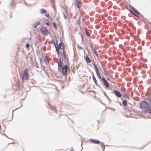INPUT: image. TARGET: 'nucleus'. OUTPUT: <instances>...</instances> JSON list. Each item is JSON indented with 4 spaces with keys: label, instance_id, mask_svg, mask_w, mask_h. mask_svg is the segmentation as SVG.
I'll list each match as a JSON object with an SVG mask.
<instances>
[{
    "label": "nucleus",
    "instance_id": "nucleus-1",
    "mask_svg": "<svg viewBox=\"0 0 151 151\" xmlns=\"http://www.w3.org/2000/svg\"><path fill=\"white\" fill-rule=\"evenodd\" d=\"M140 107L141 109L144 111L150 110L149 103L145 101H142L140 104Z\"/></svg>",
    "mask_w": 151,
    "mask_h": 151
},
{
    "label": "nucleus",
    "instance_id": "nucleus-2",
    "mask_svg": "<svg viewBox=\"0 0 151 151\" xmlns=\"http://www.w3.org/2000/svg\"><path fill=\"white\" fill-rule=\"evenodd\" d=\"M40 30L43 35L47 36V29L45 27H42L40 28Z\"/></svg>",
    "mask_w": 151,
    "mask_h": 151
},
{
    "label": "nucleus",
    "instance_id": "nucleus-3",
    "mask_svg": "<svg viewBox=\"0 0 151 151\" xmlns=\"http://www.w3.org/2000/svg\"><path fill=\"white\" fill-rule=\"evenodd\" d=\"M102 81L103 82V84L105 86L106 88L109 87V85L106 80L104 77L102 78Z\"/></svg>",
    "mask_w": 151,
    "mask_h": 151
},
{
    "label": "nucleus",
    "instance_id": "nucleus-4",
    "mask_svg": "<svg viewBox=\"0 0 151 151\" xmlns=\"http://www.w3.org/2000/svg\"><path fill=\"white\" fill-rule=\"evenodd\" d=\"M23 76L25 77L26 80H28L29 76L28 73V70L27 68H26L25 69L23 74Z\"/></svg>",
    "mask_w": 151,
    "mask_h": 151
},
{
    "label": "nucleus",
    "instance_id": "nucleus-5",
    "mask_svg": "<svg viewBox=\"0 0 151 151\" xmlns=\"http://www.w3.org/2000/svg\"><path fill=\"white\" fill-rule=\"evenodd\" d=\"M62 74L63 75H65L67 70V66L66 65H65L62 68Z\"/></svg>",
    "mask_w": 151,
    "mask_h": 151
},
{
    "label": "nucleus",
    "instance_id": "nucleus-6",
    "mask_svg": "<svg viewBox=\"0 0 151 151\" xmlns=\"http://www.w3.org/2000/svg\"><path fill=\"white\" fill-rule=\"evenodd\" d=\"M147 100L148 101V102L149 107L150 109V110L149 111V113L151 114V94L147 98Z\"/></svg>",
    "mask_w": 151,
    "mask_h": 151
},
{
    "label": "nucleus",
    "instance_id": "nucleus-7",
    "mask_svg": "<svg viewBox=\"0 0 151 151\" xmlns=\"http://www.w3.org/2000/svg\"><path fill=\"white\" fill-rule=\"evenodd\" d=\"M92 79H93V81H94V82H95V84H96V85L97 86H98L100 88H101V87L100 86V85H99L98 84V83H97V81L96 80V78L95 77L93 74V76H92Z\"/></svg>",
    "mask_w": 151,
    "mask_h": 151
},
{
    "label": "nucleus",
    "instance_id": "nucleus-8",
    "mask_svg": "<svg viewBox=\"0 0 151 151\" xmlns=\"http://www.w3.org/2000/svg\"><path fill=\"white\" fill-rule=\"evenodd\" d=\"M58 47L59 48L62 50H64V49L65 46L63 43L62 42H60L59 43Z\"/></svg>",
    "mask_w": 151,
    "mask_h": 151
},
{
    "label": "nucleus",
    "instance_id": "nucleus-9",
    "mask_svg": "<svg viewBox=\"0 0 151 151\" xmlns=\"http://www.w3.org/2000/svg\"><path fill=\"white\" fill-rule=\"evenodd\" d=\"M81 0H76V5L77 7L78 8H80L81 6V4L80 2Z\"/></svg>",
    "mask_w": 151,
    "mask_h": 151
},
{
    "label": "nucleus",
    "instance_id": "nucleus-10",
    "mask_svg": "<svg viewBox=\"0 0 151 151\" xmlns=\"http://www.w3.org/2000/svg\"><path fill=\"white\" fill-rule=\"evenodd\" d=\"M113 92L116 95V96L117 97L120 98L121 97V94L117 90H114L113 91Z\"/></svg>",
    "mask_w": 151,
    "mask_h": 151
},
{
    "label": "nucleus",
    "instance_id": "nucleus-11",
    "mask_svg": "<svg viewBox=\"0 0 151 151\" xmlns=\"http://www.w3.org/2000/svg\"><path fill=\"white\" fill-rule=\"evenodd\" d=\"M89 140L91 142L95 144H99L100 142L99 141L93 139H90Z\"/></svg>",
    "mask_w": 151,
    "mask_h": 151
},
{
    "label": "nucleus",
    "instance_id": "nucleus-12",
    "mask_svg": "<svg viewBox=\"0 0 151 151\" xmlns=\"http://www.w3.org/2000/svg\"><path fill=\"white\" fill-rule=\"evenodd\" d=\"M58 68H62V62L60 56H59V62L58 63Z\"/></svg>",
    "mask_w": 151,
    "mask_h": 151
},
{
    "label": "nucleus",
    "instance_id": "nucleus-13",
    "mask_svg": "<svg viewBox=\"0 0 151 151\" xmlns=\"http://www.w3.org/2000/svg\"><path fill=\"white\" fill-rule=\"evenodd\" d=\"M86 62L88 63H90L91 62V60L90 58L88 57V55H86Z\"/></svg>",
    "mask_w": 151,
    "mask_h": 151
},
{
    "label": "nucleus",
    "instance_id": "nucleus-14",
    "mask_svg": "<svg viewBox=\"0 0 151 151\" xmlns=\"http://www.w3.org/2000/svg\"><path fill=\"white\" fill-rule=\"evenodd\" d=\"M40 24V22H37L35 23L34 25H33L32 27H33L34 28H36L37 26L39 24Z\"/></svg>",
    "mask_w": 151,
    "mask_h": 151
},
{
    "label": "nucleus",
    "instance_id": "nucleus-15",
    "mask_svg": "<svg viewBox=\"0 0 151 151\" xmlns=\"http://www.w3.org/2000/svg\"><path fill=\"white\" fill-rule=\"evenodd\" d=\"M40 13H41V14H43V13H46V11L44 9H40Z\"/></svg>",
    "mask_w": 151,
    "mask_h": 151
},
{
    "label": "nucleus",
    "instance_id": "nucleus-16",
    "mask_svg": "<svg viewBox=\"0 0 151 151\" xmlns=\"http://www.w3.org/2000/svg\"><path fill=\"white\" fill-rule=\"evenodd\" d=\"M85 31L86 35L88 36H90V35L88 31V29L86 27L85 28Z\"/></svg>",
    "mask_w": 151,
    "mask_h": 151
},
{
    "label": "nucleus",
    "instance_id": "nucleus-17",
    "mask_svg": "<svg viewBox=\"0 0 151 151\" xmlns=\"http://www.w3.org/2000/svg\"><path fill=\"white\" fill-rule=\"evenodd\" d=\"M122 104L124 106H127V100H124L123 101Z\"/></svg>",
    "mask_w": 151,
    "mask_h": 151
},
{
    "label": "nucleus",
    "instance_id": "nucleus-18",
    "mask_svg": "<svg viewBox=\"0 0 151 151\" xmlns=\"http://www.w3.org/2000/svg\"><path fill=\"white\" fill-rule=\"evenodd\" d=\"M96 75H97L98 78L99 79H101V77L100 75L99 71H98L96 72Z\"/></svg>",
    "mask_w": 151,
    "mask_h": 151
},
{
    "label": "nucleus",
    "instance_id": "nucleus-19",
    "mask_svg": "<svg viewBox=\"0 0 151 151\" xmlns=\"http://www.w3.org/2000/svg\"><path fill=\"white\" fill-rule=\"evenodd\" d=\"M93 65L94 66V67L95 68V71H96V72L99 71L98 68L97 67L95 63H93Z\"/></svg>",
    "mask_w": 151,
    "mask_h": 151
},
{
    "label": "nucleus",
    "instance_id": "nucleus-20",
    "mask_svg": "<svg viewBox=\"0 0 151 151\" xmlns=\"http://www.w3.org/2000/svg\"><path fill=\"white\" fill-rule=\"evenodd\" d=\"M104 74L106 76H109L106 70L105 69H104Z\"/></svg>",
    "mask_w": 151,
    "mask_h": 151
},
{
    "label": "nucleus",
    "instance_id": "nucleus-21",
    "mask_svg": "<svg viewBox=\"0 0 151 151\" xmlns=\"http://www.w3.org/2000/svg\"><path fill=\"white\" fill-rule=\"evenodd\" d=\"M55 40H56V42L54 43V46L55 47H58L57 45H58V44L57 40L56 39Z\"/></svg>",
    "mask_w": 151,
    "mask_h": 151
},
{
    "label": "nucleus",
    "instance_id": "nucleus-22",
    "mask_svg": "<svg viewBox=\"0 0 151 151\" xmlns=\"http://www.w3.org/2000/svg\"><path fill=\"white\" fill-rule=\"evenodd\" d=\"M52 24L53 25V26L54 27L55 29H56L57 28L56 25V23L54 22H53Z\"/></svg>",
    "mask_w": 151,
    "mask_h": 151
},
{
    "label": "nucleus",
    "instance_id": "nucleus-23",
    "mask_svg": "<svg viewBox=\"0 0 151 151\" xmlns=\"http://www.w3.org/2000/svg\"><path fill=\"white\" fill-rule=\"evenodd\" d=\"M45 62L46 63L47 62L48 63L49 62V61L48 60V57L47 56L45 55Z\"/></svg>",
    "mask_w": 151,
    "mask_h": 151
},
{
    "label": "nucleus",
    "instance_id": "nucleus-24",
    "mask_svg": "<svg viewBox=\"0 0 151 151\" xmlns=\"http://www.w3.org/2000/svg\"><path fill=\"white\" fill-rule=\"evenodd\" d=\"M94 52H95V54H96V55L97 56H98V52H97L95 50V49L94 48Z\"/></svg>",
    "mask_w": 151,
    "mask_h": 151
},
{
    "label": "nucleus",
    "instance_id": "nucleus-25",
    "mask_svg": "<svg viewBox=\"0 0 151 151\" xmlns=\"http://www.w3.org/2000/svg\"><path fill=\"white\" fill-rule=\"evenodd\" d=\"M129 11L131 12V13L133 15H135V13L134 12H133V11H132V10H129Z\"/></svg>",
    "mask_w": 151,
    "mask_h": 151
},
{
    "label": "nucleus",
    "instance_id": "nucleus-26",
    "mask_svg": "<svg viewBox=\"0 0 151 151\" xmlns=\"http://www.w3.org/2000/svg\"><path fill=\"white\" fill-rule=\"evenodd\" d=\"M62 14H63V17H64V18L65 19H67V17L65 15V14L64 13H63V12H62Z\"/></svg>",
    "mask_w": 151,
    "mask_h": 151
},
{
    "label": "nucleus",
    "instance_id": "nucleus-27",
    "mask_svg": "<svg viewBox=\"0 0 151 151\" xmlns=\"http://www.w3.org/2000/svg\"><path fill=\"white\" fill-rule=\"evenodd\" d=\"M123 96L124 98H127L128 96H127V94H126L125 93H124L123 94Z\"/></svg>",
    "mask_w": 151,
    "mask_h": 151
},
{
    "label": "nucleus",
    "instance_id": "nucleus-28",
    "mask_svg": "<svg viewBox=\"0 0 151 151\" xmlns=\"http://www.w3.org/2000/svg\"><path fill=\"white\" fill-rule=\"evenodd\" d=\"M29 46V44L28 43H27L26 44L25 47L26 48H28Z\"/></svg>",
    "mask_w": 151,
    "mask_h": 151
},
{
    "label": "nucleus",
    "instance_id": "nucleus-29",
    "mask_svg": "<svg viewBox=\"0 0 151 151\" xmlns=\"http://www.w3.org/2000/svg\"><path fill=\"white\" fill-rule=\"evenodd\" d=\"M77 47L78 48L80 49V50H81L83 49V47H80L79 46V45H77Z\"/></svg>",
    "mask_w": 151,
    "mask_h": 151
},
{
    "label": "nucleus",
    "instance_id": "nucleus-30",
    "mask_svg": "<svg viewBox=\"0 0 151 151\" xmlns=\"http://www.w3.org/2000/svg\"><path fill=\"white\" fill-rule=\"evenodd\" d=\"M55 49H56V50L57 52H58L59 51V50H58V47H55Z\"/></svg>",
    "mask_w": 151,
    "mask_h": 151
},
{
    "label": "nucleus",
    "instance_id": "nucleus-31",
    "mask_svg": "<svg viewBox=\"0 0 151 151\" xmlns=\"http://www.w3.org/2000/svg\"><path fill=\"white\" fill-rule=\"evenodd\" d=\"M135 12L138 15H139L140 14V13L137 10H136V11Z\"/></svg>",
    "mask_w": 151,
    "mask_h": 151
},
{
    "label": "nucleus",
    "instance_id": "nucleus-32",
    "mask_svg": "<svg viewBox=\"0 0 151 151\" xmlns=\"http://www.w3.org/2000/svg\"><path fill=\"white\" fill-rule=\"evenodd\" d=\"M45 15L46 17H49V14L48 13H47L46 14H45Z\"/></svg>",
    "mask_w": 151,
    "mask_h": 151
},
{
    "label": "nucleus",
    "instance_id": "nucleus-33",
    "mask_svg": "<svg viewBox=\"0 0 151 151\" xmlns=\"http://www.w3.org/2000/svg\"><path fill=\"white\" fill-rule=\"evenodd\" d=\"M63 56L65 58V51L64 50H63Z\"/></svg>",
    "mask_w": 151,
    "mask_h": 151
},
{
    "label": "nucleus",
    "instance_id": "nucleus-34",
    "mask_svg": "<svg viewBox=\"0 0 151 151\" xmlns=\"http://www.w3.org/2000/svg\"><path fill=\"white\" fill-rule=\"evenodd\" d=\"M80 34L81 36L82 41H83V35L81 33H80Z\"/></svg>",
    "mask_w": 151,
    "mask_h": 151
},
{
    "label": "nucleus",
    "instance_id": "nucleus-35",
    "mask_svg": "<svg viewBox=\"0 0 151 151\" xmlns=\"http://www.w3.org/2000/svg\"><path fill=\"white\" fill-rule=\"evenodd\" d=\"M45 24L46 25L48 26H49L50 25V24L49 22H46L45 23Z\"/></svg>",
    "mask_w": 151,
    "mask_h": 151
},
{
    "label": "nucleus",
    "instance_id": "nucleus-36",
    "mask_svg": "<svg viewBox=\"0 0 151 151\" xmlns=\"http://www.w3.org/2000/svg\"><path fill=\"white\" fill-rule=\"evenodd\" d=\"M81 23V21L79 19H78L77 21V23L79 24Z\"/></svg>",
    "mask_w": 151,
    "mask_h": 151
},
{
    "label": "nucleus",
    "instance_id": "nucleus-37",
    "mask_svg": "<svg viewBox=\"0 0 151 151\" xmlns=\"http://www.w3.org/2000/svg\"><path fill=\"white\" fill-rule=\"evenodd\" d=\"M101 144L102 145V146H104V147H105V145H104V143L103 142H101Z\"/></svg>",
    "mask_w": 151,
    "mask_h": 151
},
{
    "label": "nucleus",
    "instance_id": "nucleus-38",
    "mask_svg": "<svg viewBox=\"0 0 151 151\" xmlns=\"http://www.w3.org/2000/svg\"><path fill=\"white\" fill-rule=\"evenodd\" d=\"M57 52V54L58 55V56L59 57V56H59L60 52H59V51Z\"/></svg>",
    "mask_w": 151,
    "mask_h": 151
},
{
    "label": "nucleus",
    "instance_id": "nucleus-39",
    "mask_svg": "<svg viewBox=\"0 0 151 151\" xmlns=\"http://www.w3.org/2000/svg\"><path fill=\"white\" fill-rule=\"evenodd\" d=\"M132 10H133L134 12L136 11V10H137L136 9H135L132 8Z\"/></svg>",
    "mask_w": 151,
    "mask_h": 151
},
{
    "label": "nucleus",
    "instance_id": "nucleus-40",
    "mask_svg": "<svg viewBox=\"0 0 151 151\" xmlns=\"http://www.w3.org/2000/svg\"><path fill=\"white\" fill-rule=\"evenodd\" d=\"M132 10H133L134 12L136 11V10H137L136 9H135L132 8Z\"/></svg>",
    "mask_w": 151,
    "mask_h": 151
},
{
    "label": "nucleus",
    "instance_id": "nucleus-41",
    "mask_svg": "<svg viewBox=\"0 0 151 151\" xmlns=\"http://www.w3.org/2000/svg\"><path fill=\"white\" fill-rule=\"evenodd\" d=\"M134 16H135L136 17H139V16H138V15L137 14H135Z\"/></svg>",
    "mask_w": 151,
    "mask_h": 151
},
{
    "label": "nucleus",
    "instance_id": "nucleus-42",
    "mask_svg": "<svg viewBox=\"0 0 151 151\" xmlns=\"http://www.w3.org/2000/svg\"><path fill=\"white\" fill-rule=\"evenodd\" d=\"M109 108V109H112L114 110V111H115V109H112V108Z\"/></svg>",
    "mask_w": 151,
    "mask_h": 151
},
{
    "label": "nucleus",
    "instance_id": "nucleus-43",
    "mask_svg": "<svg viewBox=\"0 0 151 151\" xmlns=\"http://www.w3.org/2000/svg\"><path fill=\"white\" fill-rule=\"evenodd\" d=\"M126 98H127L129 100H130V99L129 97H128V96H127V97Z\"/></svg>",
    "mask_w": 151,
    "mask_h": 151
},
{
    "label": "nucleus",
    "instance_id": "nucleus-44",
    "mask_svg": "<svg viewBox=\"0 0 151 151\" xmlns=\"http://www.w3.org/2000/svg\"><path fill=\"white\" fill-rule=\"evenodd\" d=\"M14 143H11V144H14ZM10 144V143H9V144Z\"/></svg>",
    "mask_w": 151,
    "mask_h": 151
},
{
    "label": "nucleus",
    "instance_id": "nucleus-45",
    "mask_svg": "<svg viewBox=\"0 0 151 151\" xmlns=\"http://www.w3.org/2000/svg\"><path fill=\"white\" fill-rule=\"evenodd\" d=\"M104 69H105L103 67H102V70H104Z\"/></svg>",
    "mask_w": 151,
    "mask_h": 151
},
{
    "label": "nucleus",
    "instance_id": "nucleus-46",
    "mask_svg": "<svg viewBox=\"0 0 151 151\" xmlns=\"http://www.w3.org/2000/svg\"><path fill=\"white\" fill-rule=\"evenodd\" d=\"M75 55L74 54V57H75Z\"/></svg>",
    "mask_w": 151,
    "mask_h": 151
},
{
    "label": "nucleus",
    "instance_id": "nucleus-47",
    "mask_svg": "<svg viewBox=\"0 0 151 151\" xmlns=\"http://www.w3.org/2000/svg\"><path fill=\"white\" fill-rule=\"evenodd\" d=\"M92 46H91V48H92Z\"/></svg>",
    "mask_w": 151,
    "mask_h": 151
},
{
    "label": "nucleus",
    "instance_id": "nucleus-48",
    "mask_svg": "<svg viewBox=\"0 0 151 151\" xmlns=\"http://www.w3.org/2000/svg\"><path fill=\"white\" fill-rule=\"evenodd\" d=\"M102 103V104H104V103Z\"/></svg>",
    "mask_w": 151,
    "mask_h": 151
}]
</instances>
